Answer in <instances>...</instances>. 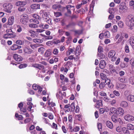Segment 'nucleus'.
I'll use <instances>...</instances> for the list:
<instances>
[{"mask_svg":"<svg viewBox=\"0 0 134 134\" xmlns=\"http://www.w3.org/2000/svg\"><path fill=\"white\" fill-rule=\"evenodd\" d=\"M127 19L126 24L130 29L132 30L133 29V27L134 26V17L132 16H129Z\"/></svg>","mask_w":134,"mask_h":134,"instance_id":"obj_1","label":"nucleus"},{"mask_svg":"<svg viewBox=\"0 0 134 134\" xmlns=\"http://www.w3.org/2000/svg\"><path fill=\"white\" fill-rule=\"evenodd\" d=\"M108 56L110 58H111V61L114 62L115 61L117 57L116 55V52L114 50H111L108 53Z\"/></svg>","mask_w":134,"mask_h":134,"instance_id":"obj_2","label":"nucleus"},{"mask_svg":"<svg viewBox=\"0 0 134 134\" xmlns=\"http://www.w3.org/2000/svg\"><path fill=\"white\" fill-rule=\"evenodd\" d=\"M3 6L4 8L5 11L8 13H10V10L13 8V5L10 4L5 3L3 4Z\"/></svg>","mask_w":134,"mask_h":134,"instance_id":"obj_3","label":"nucleus"},{"mask_svg":"<svg viewBox=\"0 0 134 134\" xmlns=\"http://www.w3.org/2000/svg\"><path fill=\"white\" fill-rule=\"evenodd\" d=\"M127 9V8L125 5L121 3L120 4L119 8V12L120 13H123L126 11Z\"/></svg>","mask_w":134,"mask_h":134,"instance_id":"obj_4","label":"nucleus"},{"mask_svg":"<svg viewBox=\"0 0 134 134\" xmlns=\"http://www.w3.org/2000/svg\"><path fill=\"white\" fill-rule=\"evenodd\" d=\"M28 21V17L27 15H23L20 19L21 22L24 25H26Z\"/></svg>","mask_w":134,"mask_h":134,"instance_id":"obj_5","label":"nucleus"},{"mask_svg":"<svg viewBox=\"0 0 134 134\" xmlns=\"http://www.w3.org/2000/svg\"><path fill=\"white\" fill-rule=\"evenodd\" d=\"M125 120L127 121L130 122L134 120V117L130 114H127L124 117Z\"/></svg>","mask_w":134,"mask_h":134,"instance_id":"obj_6","label":"nucleus"},{"mask_svg":"<svg viewBox=\"0 0 134 134\" xmlns=\"http://www.w3.org/2000/svg\"><path fill=\"white\" fill-rule=\"evenodd\" d=\"M33 50L29 47H25L23 49V52L26 54H31L33 52Z\"/></svg>","mask_w":134,"mask_h":134,"instance_id":"obj_7","label":"nucleus"},{"mask_svg":"<svg viewBox=\"0 0 134 134\" xmlns=\"http://www.w3.org/2000/svg\"><path fill=\"white\" fill-rule=\"evenodd\" d=\"M32 87L33 89L35 90H36L38 89V94H40L42 91V88L40 86H38V85L36 84H34L33 85Z\"/></svg>","mask_w":134,"mask_h":134,"instance_id":"obj_8","label":"nucleus"},{"mask_svg":"<svg viewBox=\"0 0 134 134\" xmlns=\"http://www.w3.org/2000/svg\"><path fill=\"white\" fill-rule=\"evenodd\" d=\"M13 57L16 61L21 62L23 59L22 58L20 55L17 54H14L13 55Z\"/></svg>","mask_w":134,"mask_h":134,"instance_id":"obj_9","label":"nucleus"},{"mask_svg":"<svg viewBox=\"0 0 134 134\" xmlns=\"http://www.w3.org/2000/svg\"><path fill=\"white\" fill-rule=\"evenodd\" d=\"M32 66L42 70L44 68V66L42 64H32Z\"/></svg>","mask_w":134,"mask_h":134,"instance_id":"obj_10","label":"nucleus"},{"mask_svg":"<svg viewBox=\"0 0 134 134\" xmlns=\"http://www.w3.org/2000/svg\"><path fill=\"white\" fill-rule=\"evenodd\" d=\"M14 22V18L13 16H11L9 18L8 21V25H12Z\"/></svg>","mask_w":134,"mask_h":134,"instance_id":"obj_11","label":"nucleus"},{"mask_svg":"<svg viewBox=\"0 0 134 134\" xmlns=\"http://www.w3.org/2000/svg\"><path fill=\"white\" fill-rule=\"evenodd\" d=\"M15 35L14 33H10L4 35L3 37L4 38L7 39L10 38L14 37Z\"/></svg>","mask_w":134,"mask_h":134,"instance_id":"obj_12","label":"nucleus"},{"mask_svg":"<svg viewBox=\"0 0 134 134\" xmlns=\"http://www.w3.org/2000/svg\"><path fill=\"white\" fill-rule=\"evenodd\" d=\"M106 65V63L104 60H101L99 64V67L100 68L102 69H104Z\"/></svg>","mask_w":134,"mask_h":134,"instance_id":"obj_13","label":"nucleus"},{"mask_svg":"<svg viewBox=\"0 0 134 134\" xmlns=\"http://www.w3.org/2000/svg\"><path fill=\"white\" fill-rule=\"evenodd\" d=\"M76 23L74 22L70 23L68 25H66V27L67 28H73L76 25Z\"/></svg>","mask_w":134,"mask_h":134,"instance_id":"obj_14","label":"nucleus"},{"mask_svg":"<svg viewBox=\"0 0 134 134\" xmlns=\"http://www.w3.org/2000/svg\"><path fill=\"white\" fill-rule=\"evenodd\" d=\"M67 9L68 10V13L69 14H70L71 13V10H74V6H71V5H68L66 6Z\"/></svg>","mask_w":134,"mask_h":134,"instance_id":"obj_15","label":"nucleus"},{"mask_svg":"<svg viewBox=\"0 0 134 134\" xmlns=\"http://www.w3.org/2000/svg\"><path fill=\"white\" fill-rule=\"evenodd\" d=\"M116 86L117 89H123L125 87L126 85L124 84L117 83Z\"/></svg>","mask_w":134,"mask_h":134,"instance_id":"obj_16","label":"nucleus"},{"mask_svg":"<svg viewBox=\"0 0 134 134\" xmlns=\"http://www.w3.org/2000/svg\"><path fill=\"white\" fill-rule=\"evenodd\" d=\"M120 105L121 107L123 108H126L128 107L129 104L126 101H123L121 102Z\"/></svg>","mask_w":134,"mask_h":134,"instance_id":"obj_17","label":"nucleus"},{"mask_svg":"<svg viewBox=\"0 0 134 134\" xmlns=\"http://www.w3.org/2000/svg\"><path fill=\"white\" fill-rule=\"evenodd\" d=\"M130 43L132 48L134 50V36H132L130 38Z\"/></svg>","mask_w":134,"mask_h":134,"instance_id":"obj_18","label":"nucleus"},{"mask_svg":"<svg viewBox=\"0 0 134 134\" xmlns=\"http://www.w3.org/2000/svg\"><path fill=\"white\" fill-rule=\"evenodd\" d=\"M127 100L133 102H134V96L132 95H129L127 96Z\"/></svg>","mask_w":134,"mask_h":134,"instance_id":"obj_19","label":"nucleus"},{"mask_svg":"<svg viewBox=\"0 0 134 134\" xmlns=\"http://www.w3.org/2000/svg\"><path fill=\"white\" fill-rule=\"evenodd\" d=\"M51 54V51L50 49H49L46 51L44 54V56L45 57H50Z\"/></svg>","mask_w":134,"mask_h":134,"instance_id":"obj_20","label":"nucleus"},{"mask_svg":"<svg viewBox=\"0 0 134 134\" xmlns=\"http://www.w3.org/2000/svg\"><path fill=\"white\" fill-rule=\"evenodd\" d=\"M32 9H37L40 8V5L38 4H33L31 6Z\"/></svg>","mask_w":134,"mask_h":134,"instance_id":"obj_21","label":"nucleus"},{"mask_svg":"<svg viewBox=\"0 0 134 134\" xmlns=\"http://www.w3.org/2000/svg\"><path fill=\"white\" fill-rule=\"evenodd\" d=\"M119 80L121 82L124 83H126L127 82V80L126 78L125 77H119L118 78Z\"/></svg>","mask_w":134,"mask_h":134,"instance_id":"obj_22","label":"nucleus"},{"mask_svg":"<svg viewBox=\"0 0 134 134\" xmlns=\"http://www.w3.org/2000/svg\"><path fill=\"white\" fill-rule=\"evenodd\" d=\"M80 47L79 46H78L76 49L75 55L76 56L79 55L80 53Z\"/></svg>","mask_w":134,"mask_h":134,"instance_id":"obj_23","label":"nucleus"},{"mask_svg":"<svg viewBox=\"0 0 134 134\" xmlns=\"http://www.w3.org/2000/svg\"><path fill=\"white\" fill-rule=\"evenodd\" d=\"M106 125L110 129H112L113 127V125L111 122L109 121H108L106 122Z\"/></svg>","mask_w":134,"mask_h":134,"instance_id":"obj_24","label":"nucleus"},{"mask_svg":"<svg viewBox=\"0 0 134 134\" xmlns=\"http://www.w3.org/2000/svg\"><path fill=\"white\" fill-rule=\"evenodd\" d=\"M29 32L31 34L30 36L32 37L33 38H35L36 36V34H37L36 31L32 30H30Z\"/></svg>","mask_w":134,"mask_h":134,"instance_id":"obj_25","label":"nucleus"},{"mask_svg":"<svg viewBox=\"0 0 134 134\" xmlns=\"http://www.w3.org/2000/svg\"><path fill=\"white\" fill-rule=\"evenodd\" d=\"M118 111L119 114L120 115H123L124 113V109L121 108H118Z\"/></svg>","mask_w":134,"mask_h":134,"instance_id":"obj_26","label":"nucleus"},{"mask_svg":"<svg viewBox=\"0 0 134 134\" xmlns=\"http://www.w3.org/2000/svg\"><path fill=\"white\" fill-rule=\"evenodd\" d=\"M43 15L42 18L44 21L49 18L47 12H44V14Z\"/></svg>","mask_w":134,"mask_h":134,"instance_id":"obj_27","label":"nucleus"},{"mask_svg":"<svg viewBox=\"0 0 134 134\" xmlns=\"http://www.w3.org/2000/svg\"><path fill=\"white\" fill-rule=\"evenodd\" d=\"M110 111L111 113L113 114H117V111L116 108L114 107H112L110 108Z\"/></svg>","mask_w":134,"mask_h":134,"instance_id":"obj_28","label":"nucleus"},{"mask_svg":"<svg viewBox=\"0 0 134 134\" xmlns=\"http://www.w3.org/2000/svg\"><path fill=\"white\" fill-rule=\"evenodd\" d=\"M109 69L110 72L112 73L115 71V68L113 65H109Z\"/></svg>","mask_w":134,"mask_h":134,"instance_id":"obj_29","label":"nucleus"},{"mask_svg":"<svg viewBox=\"0 0 134 134\" xmlns=\"http://www.w3.org/2000/svg\"><path fill=\"white\" fill-rule=\"evenodd\" d=\"M127 129L130 130H133L134 129V125L132 124H129L127 125Z\"/></svg>","mask_w":134,"mask_h":134,"instance_id":"obj_30","label":"nucleus"},{"mask_svg":"<svg viewBox=\"0 0 134 134\" xmlns=\"http://www.w3.org/2000/svg\"><path fill=\"white\" fill-rule=\"evenodd\" d=\"M25 2H21L20 1H18L16 2L15 5L16 6H19L21 5H24L25 4Z\"/></svg>","mask_w":134,"mask_h":134,"instance_id":"obj_31","label":"nucleus"},{"mask_svg":"<svg viewBox=\"0 0 134 134\" xmlns=\"http://www.w3.org/2000/svg\"><path fill=\"white\" fill-rule=\"evenodd\" d=\"M60 5L59 4H55L52 6V8L53 9H57L60 8Z\"/></svg>","mask_w":134,"mask_h":134,"instance_id":"obj_32","label":"nucleus"},{"mask_svg":"<svg viewBox=\"0 0 134 134\" xmlns=\"http://www.w3.org/2000/svg\"><path fill=\"white\" fill-rule=\"evenodd\" d=\"M33 41L34 42L37 43H41L43 41L42 40L40 39H34L33 40Z\"/></svg>","mask_w":134,"mask_h":134,"instance_id":"obj_33","label":"nucleus"},{"mask_svg":"<svg viewBox=\"0 0 134 134\" xmlns=\"http://www.w3.org/2000/svg\"><path fill=\"white\" fill-rule=\"evenodd\" d=\"M30 27L32 28H36L38 27V26L36 24H31L29 25Z\"/></svg>","mask_w":134,"mask_h":134,"instance_id":"obj_34","label":"nucleus"},{"mask_svg":"<svg viewBox=\"0 0 134 134\" xmlns=\"http://www.w3.org/2000/svg\"><path fill=\"white\" fill-rule=\"evenodd\" d=\"M29 21L30 23L34 22L37 24H38L40 23L38 21L34 19H30Z\"/></svg>","mask_w":134,"mask_h":134,"instance_id":"obj_35","label":"nucleus"},{"mask_svg":"<svg viewBox=\"0 0 134 134\" xmlns=\"http://www.w3.org/2000/svg\"><path fill=\"white\" fill-rule=\"evenodd\" d=\"M44 50V48L43 47H41L38 49V51L41 54H43Z\"/></svg>","mask_w":134,"mask_h":134,"instance_id":"obj_36","label":"nucleus"},{"mask_svg":"<svg viewBox=\"0 0 134 134\" xmlns=\"http://www.w3.org/2000/svg\"><path fill=\"white\" fill-rule=\"evenodd\" d=\"M44 21L45 22H46L47 23L50 25H51L52 24V20L50 18H48L46 20H45Z\"/></svg>","mask_w":134,"mask_h":134,"instance_id":"obj_37","label":"nucleus"},{"mask_svg":"<svg viewBox=\"0 0 134 134\" xmlns=\"http://www.w3.org/2000/svg\"><path fill=\"white\" fill-rule=\"evenodd\" d=\"M129 81L131 84L134 85V77H130L129 79Z\"/></svg>","mask_w":134,"mask_h":134,"instance_id":"obj_38","label":"nucleus"},{"mask_svg":"<svg viewBox=\"0 0 134 134\" xmlns=\"http://www.w3.org/2000/svg\"><path fill=\"white\" fill-rule=\"evenodd\" d=\"M62 93L61 92V91L60 90H59V91L58 92H57L56 94V96L57 98H59L60 99H62V98L60 97V96L62 95Z\"/></svg>","mask_w":134,"mask_h":134,"instance_id":"obj_39","label":"nucleus"},{"mask_svg":"<svg viewBox=\"0 0 134 134\" xmlns=\"http://www.w3.org/2000/svg\"><path fill=\"white\" fill-rule=\"evenodd\" d=\"M15 43L17 44L20 45H23L24 43V42H22L21 40H17L16 41Z\"/></svg>","mask_w":134,"mask_h":134,"instance_id":"obj_40","label":"nucleus"},{"mask_svg":"<svg viewBox=\"0 0 134 134\" xmlns=\"http://www.w3.org/2000/svg\"><path fill=\"white\" fill-rule=\"evenodd\" d=\"M32 15L33 17L36 19L38 20L41 19V18H40L38 15L37 14H33Z\"/></svg>","mask_w":134,"mask_h":134,"instance_id":"obj_41","label":"nucleus"},{"mask_svg":"<svg viewBox=\"0 0 134 134\" xmlns=\"http://www.w3.org/2000/svg\"><path fill=\"white\" fill-rule=\"evenodd\" d=\"M100 77L102 80H105L107 78L106 75L103 73H100Z\"/></svg>","mask_w":134,"mask_h":134,"instance_id":"obj_42","label":"nucleus"},{"mask_svg":"<svg viewBox=\"0 0 134 134\" xmlns=\"http://www.w3.org/2000/svg\"><path fill=\"white\" fill-rule=\"evenodd\" d=\"M54 15L56 17H58L62 15V14L60 12H57L54 13Z\"/></svg>","mask_w":134,"mask_h":134,"instance_id":"obj_43","label":"nucleus"},{"mask_svg":"<svg viewBox=\"0 0 134 134\" xmlns=\"http://www.w3.org/2000/svg\"><path fill=\"white\" fill-rule=\"evenodd\" d=\"M27 66V65L25 64H20L19 66V68L20 69H22L25 68Z\"/></svg>","mask_w":134,"mask_h":134,"instance_id":"obj_44","label":"nucleus"},{"mask_svg":"<svg viewBox=\"0 0 134 134\" xmlns=\"http://www.w3.org/2000/svg\"><path fill=\"white\" fill-rule=\"evenodd\" d=\"M59 52L57 48H55L53 50V53L55 55H58Z\"/></svg>","mask_w":134,"mask_h":134,"instance_id":"obj_45","label":"nucleus"},{"mask_svg":"<svg viewBox=\"0 0 134 134\" xmlns=\"http://www.w3.org/2000/svg\"><path fill=\"white\" fill-rule=\"evenodd\" d=\"M113 93L115 96L117 97L119 96L120 95V94L119 92L116 90H114L113 91Z\"/></svg>","mask_w":134,"mask_h":134,"instance_id":"obj_46","label":"nucleus"},{"mask_svg":"<svg viewBox=\"0 0 134 134\" xmlns=\"http://www.w3.org/2000/svg\"><path fill=\"white\" fill-rule=\"evenodd\" d=\"M62 129L64 133H66L67 132V129L64 126H63L62 127Z\"/></svg>","mask_w":134,"mask_h":134,"instance_id":"obj_47","label":"nucleus"},{"mask_svg":"<svg viewBox=\"0 0 134 134\" xmlns=\"http://www.w3.org/2000/svg\"><path fill=\"white\" fill-rule=\"evenodd\" d=\"M125 52L126 53H129L130 52V50L129 48V46L127 45H126L125 47Z\"/></svg>","mask_w":134,"mask_h":134,"instance_id":"obj_48","label":"nucleus"},{"mask_svg":"<svg viewBox=\"0 0 134 134\" xmlns=\"http://www.w3.org/2000/svg\"><path fill=\"white\" fill-rule=\"evenodd\" d=\"M71 108V110L72 111H74V109L75 108V103L74 102H72L71 105H70Z\"/></svg>","mask_w":134,"mask_h":134,"instance_id":"obj_49","label":"nucleus"},{"mask_svg":"<svg viewBox=\"0 0 134 134\" xmlns=\"http://www.w3.org/2000/svg\"><path fill=\"white\" fill-rule=\"evenodd\" d=\"M116 101L115 99H113L110 102V104L113 106L116 103Z\"/></svg>","mask_w":134,"mask_h":134,"instance_id":"obj_50","label":"nucleus"},{"mask_svg":"<svg viewBox=\"0 0 134 134\" xmlns=\"http://www.w3.org/2000/svg\"><path fill=\"white\" fill-rule=\"evenodd\" d=\"M111 119L114 122H116L117 121V118L114 115L111 116Z\"/></svg>","mask_w":134,"mask_h":134,"instance_id":"obj_51","label":"nucleus"},{"mask_svg":"<svg viewBox=\"0 0 134 134\" xmlns=\"http://www.w3.org/2000/svg\"><path fill=\"white\" fill-rule=\"evenodd\" d=\"M118 25L120 27H123L124 24L121 21H120L118 23Z\"/></svg>","mask_w":134,"mask_h":134,"instance_id":"obj_52","label":"nucleus"},{"mask_svg":"<svg viewBox=\"0 0 134 134\" xmlns=\"http://www.w3.org/2000/svg\"><path fill=\"white\" fill-rule=\"evenodd\" d=\"M122 127L121 126H118L117 127L116 129V131L119 132H120L122 131V129H121Z\"/></svg>","mask_w":134,"mask_h":134,"instance_id":"obj_53","label":"nucleus"},{"mask_svg":"<svg viewBox=\"0 0 134 134\" xmlns=\"http://www.w3.org/2000/svg\"><path fill=\"white\" fill-rule=\"evenodd\" d=\"M80 128L79 126H76L73 129L72 132H77L79 130Z\"/></svg>","mask_w":134,"mask_h":134,"instance_id":"obj_54","label":"nucleus"},{"mask_svg":"<svg viewBox=\"0 0 134 134\" xmlns=\"http://www.w3.org/2000/svg\"><path fill=\"white\" fill-rule=\"evenodd\" d=\"M97 104L99 106L102 105V100H99L97 102Z\"/></svg>","mask_w":134,"mask_h":134,"instance_id":"obj_55","label":"nucleus"},{"mask_svg":"<svg viewBox=\"0 0 134 134\" xmlns=\"http://www.w3.org/2000/svg\"><path fill=\"white\" fill-rule=\"evenodd\" d=\"M127 65L125 63H122L120 65V67L122 68L127 67Z\"/></svg>","mask_w":134,"mask_h":134,"instance_id":"obj_56","label":"nucleus"},{"mask_svg":"<svg viewBox=\"0 0 134 134\" xmlns=\"http://www.w3.org/2000/svg\"><path fill=\"white\" fill-rule=\"evenodd\" d=\"M16 44H13L11 47V49L12 50H15L16 49Z\"/></svg>","mask_w":134,"mask_h":134,"instance_id":"obj_57","label":"nucleus"},{"mask_svg":"<svg viewBox=\"0 0 134 134\" xmlns=\"http://www.w3.org/2000/svg\"><path fill=\"white\" fill-rule=\"evenodd\" d=\"M130 63L133 67L134 66V59L132 58L130 61Z\"/></svg>","mask_w":134,"mask_h":134,"instance_id":"obj_58","label":"nucleus"},{"mask_svg":"<svg viewBox=\"0 0 134 134\" xmlns=\"http://www.w3.org/2000/svg\"><path fill=\"white\" fill-rule=\"evenodd\" d=\"M26 9L25 8H24V7H20L18 8V10L19 11L23 12Z\"/></svg>","mask_w":134,"mask_h":134,"instance_id":"obj_59","label":"nucleus"},{"mask_svg":"<svg viewBox=\"0 0 134 134\" xmlns=\"http://www.w3.org/2000/svg\"><path fill=\"white\" fill-rule=\"evenodd\" d=\"M74 32L76 34L80 35L82 33L81 31L80 30H76L74 31Z\"/></svg>","mask_w":134,"mask_h":134,"instance_id":"obj_60","label":"nucleus"},{"mask_svg":"<svg viewBox=\"0 0 134 134\" xmlns=\"http://www.w3.org/2000/svg\"><path fill=\"white\" fill-rule=\"evenodd\" d=\"M81 115L80 114L77 115H75V117L78 120H80L81 119Z\"/></svg>","mask_w":134,"mask_h":134,"instance_id":"obj_61","label":"nucleus"},{"mask_svg":"<svg viewBox=\"0 0 134 134\" xmlns=\"http://www.w3.org/2000/svg\"><path fill=\"white\" fill-rule=\"evenodd\" d=\"M31 120V119L30 118H27L25 119L24 121V122L25 124L27 123Z\"/></svg>","mask_w":134,"mask_h":134,"instance_id":"obj_62","label":"nucleus"},{"mask_svg":"<svg viewBox=\"0 0 134 134\" xmlns=\"http://www.w3.org/2000/svg\"><path fill=\"white\" fill-rule=\"evenodd\" d=\"M105 86V84L104 82H101L99 85V87L100 89H103Z\"/></svg>","mask_w":134,"mask_h":134,"instance_id":"obj_63","label":"nucleus"},{"mask_svg":"<svg viewBox=\"0 0 134 134\" xmlns=\"http://www.w3.org/2000/svg\"><path fill=\"white\" fill-rule=\"evenodd\" d=\"M129 5L134 8V1L133 0L130 1L129 2Z\"/></svg>","mask_w":134,"mask_h":134,"instance_id":"obj_64","label":"nucleus"}]
</instances>
